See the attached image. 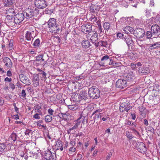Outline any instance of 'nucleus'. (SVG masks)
<instances>
[{"instance_id": "64", "label": "nucleus", "mask_w": 160, "mask_h": 160, "mask_svg": "<svg viewBox=\"0 0 160 160\" xmlns=\"http://www.w3.org/2000/svg\"><path fill=\"white\" fill-rule=\"evenodd\" d=\"M43 55H41L37 58V60L38 61H39L41 60V59H42V58H43Z\"/></svg>"}, {"instance_id": "4", "label": "nucleus", "mask_w": 160, "mask_h": 160, "mask_svg": "<svg viewBox=\"0 0 160 160\" xmlns=\"http://www.w3.org/2000/svg\"><path fill=\"white\" fill-rule=\"evenodd\" d=\"M87 92L86 90L81 91L80 93L75 95V100L79 102L82 100H86L88 99Z\"/></svg>"}, {"instance_id": "53", "label": "nucleus", "mask_w": 160, "mask_h": 160, "mask_svg": "<svg viewBox=\"0 0 160 160\" xmlns=\"http://www.w3.org/2000/svg\"><path fill=\"white\" fill-rule=\"evenodd\" d=\"M7 15V18L8 19H9L10 20H12L14 17L15 16V15Z\"/></svg>"}, {"instance_id": "54", "label": "nucleus", "mask_w": 160, "mask_h": 160, "mask_svg": "<svg viewBox=\"0 0 160 160\" xmlns=\"http://www.w3.org/2000/svg\"><path fill=\"white\" fill-rule=\"evenodd\" d=\"M13 106L14 107V110H15V111L17 113H19V109L17 107L16 105V103H13Z\"/></svg>"}, {"instance_id": "25", "label": "nucleus", "mask_w": 160, "mask_h": 160, "mask_svg": "<svg viewBox=\"0 0 160 160\" xmlns=\"http://www.w3.org/2000/svg\"><path fill=\"white\" fill-rule=\"evenodd\" d=\"M82 45L83 48L87 49L90 47L91 45L88 40H83L82 42Z\"/></svg>"}, {"instance_id": "42", "label": "nucleus", "mask_w": 160, "mask_h": 160, "mask_svg": "<svg viewBox=\"0 0 160 160\" xmlns=\"http://www.w3.org/2000/svg\"><path fill=\"white\" fill-rule=\"evenodd\" d=\"M76 139H72L70 142V144L72 146H74L76 144Z\"/></svg>"}, {"instance_id": "22", "label": "nucleus", "mask_w": 160, "mask_h": 160, "mask_svg": "<svg viewBox=\"0 0 160 160\" xmlns=\"http://www.w3.org/2000/svg\"><path fill=\"white\" fill-rule=\"evenodd\" d=\"M101 109L97 110L95 111L92 114V116L95 114V116L93 118H94V122H95L96 120H98L99 118L101 117V113H97L101 112Z\"/></svg>"}, {"instance_id": "2", "label": "nucleus", "mask_w": 160, "mask_h": 160, "mask_svg": "<svg viewBox=\"0 0 160 160\" xmlns=\"http://www.w3.org/2000/svg\"><path fill=\"white\" fill-rule=\"evenodd\" d=\"M39 10L36 8L30 7L26 9L24 14L27 18H30L37 16L39 14Z\"/></svg>"}, {"instance_id": "63", "label": "nucleus", "mask_w": 160, "mask_h": 160, "mask_svg": "<svg viewBox=\"0 0 160 160\" xmlns=\"http://www.w3.org/2000/svg\"><path fill=\"white\" fill-rule=\"evenodd\" d=\"M29 53L30 54H36V51L34 49H32L31 50H29Z\"/></svg>"}, {"instance_id": "14", "label": "nucleus", "mask_w": 160, "mask_h": 160, "mask_svg": "<svg viewBox=\"0 0 160 160\" xmlns=\"http://www.w3.org/2000/svg\"><path fill=\"white\" fill-rule=\"evenodd\" d=\"M123 39L128 48L132 47L133 44V41L130 36L128 35H126L123 37Z\"/></svg>"}, {"instance_id": "59", "label": "nucleus", "mask_w": 160, "mask_h": 160, "mask_svg": "<svg viewBox=\"0 0 160 160\" xmlns=\"http://www.w3.org/2000/svg\"><path fill=\"white\" fill-rule=\"evenodd\" d=\"M43 121L42 120H40L36 122L37 125L38 127H41V123H42Z\"/></svg>"}, {"instance_id": "47", "label": "nucleus", "mask_w": 160, "mask_h": 160, "mask_svg": "<svg viewBox=\"0 0 160 160\" xmlns=\"http://www.w3.org/2000/svg\"><path fill=\"white\" fill-rule=\"evenodd\" d=\"M26 92L24 90H22V91L21 93L20 96L23 98H25L26 97Z\"/></svg>"}, {"instance_id": "37", "label": "nucleus", "mask_w": 160, "mask_h": 160, "mask_svg": "<svg viewBox=\"0 0 160 160\" xmlns=\"http://www.w3.org/2000/svg\"><path fill=\"white\" fill-rule=\"evenodd\" d=\"M138 52L139 54L142 55L145 54V48L143 47H141L140 48H138Z\"/></svg>"}, {"instance_id": "26", "label": "nucleus", "mask_w": 160, "mask_h": 160, "mask_svg": "<svg viewBox=\"0 0 160 160\" xmlns=\"http://www.w3.org/2000/svg\"><path fill=\"white\" fill-rule=\"evenodd\" d=\"M3 4L5 7H9L14 3L13 0H3Z\"/></svg>"}, {"instance_id": "41", "label": "nucleus", "mask_w": 160, "mask_h": 160, "mask_svg": "<svg viewBox=\"0 0 160 160\" xmlns=\"http://www.w3.org/2000/svg\"><path fill=\"white\" fill-rule=\"evenodd\" d=\"M126 106H126L125 111H126L127 112H128L129 110L132 108V107L130 105V104H128V103H127Z\"/></svg>"}, {"instance_id": "43", "label": "nucleus", "mask_w": 160, "mask_h": 160, "mask_svg": "<svg viewBox=\"0 0 160 160\" xmlns=\"http://www.w3.org/2000/svg\"><path fill=\"white\" fill-rule=\"evenodd\" d=\"M90 20L93 22H96L97 20V17L95 16L94 15H92L90 19Z\"/></svg>"}, {"instance_id": "28", "label": "nucleus", "mask_w": 160, "mask_h": 160, "mask_svg": "<svg viewBox=\"0 0 160 160\" xmlns=\"http://www.w3.org/2000/svg\"><path fill=\"white\" fill-rule=\"evenodd\" d=\"M133 28L129 26L126 27L123 29L124 31L127 34L129 33V32H133Z\"/></svg>"}, {"instance_id": "45", "label": "nucleus", "mask_w": 160, "mask_h": 160, "mask_svg": "<svg viewBox=\"0 0 160 160\" xmlns=\"http://www.w3.org/2000/svg\"><path fill=\"white\" fill-rule=\"evenodd\" d=\"M96 47H98V46H102V41H99L96 42L94 44Z\"/></svg>"}, {"instance_id": "23", "label": "nucleus", "mask_w": 160, "mask_h": 160, "mask_svg": "<svg viewBox=\"0 0 160 160\" xmlns=\"http://www.w3.org/2000/svg\"><path fill=\"white\" fill-rule=\"evenodd\" d=\"M55 146L56 150H60L61 151L63 150V144L62 142L60 140H58L56 142Z\"/></svg>"}, {"instance_id": "8", "label": "nucleus", "mask_w": 160, "mask_h": 160, "mask_svg": "<svg viewBox=\"0 0 160 160\" xmlns=\"http://www.w3.org/2000/svg\"><path fill=\"white\" fill-rule=\"evenodd\" d=\"M92 24L89 23L82 25L81 27V30L85 34L91 32L92 30Z\"/></svg>"}, {"instance_id": "49", "label": "nucleus", "mask_w": 160, "mask_h": 160, "mask_svg": "<svg viewBox=\"0 0 160 160\" xmlns=\"http://www.w3.org/2000/svg\"><path fill=\"white\" fill-rule=\"evenodd\" d=\"M82 155L81 154H78L76 158L74 160H81L82 158Z\"/></svg>"}, {"instance_id": "9", "label": "nucleus", "mask_w": 160, "mask_h": 160, "mask_svg": "<svg viewBox=\"0 0 160 160\" xmlns=\"http://www.w3.org/2000/svg\"><path fill=\"white\" fill-rule=\"evenodd\" d=\"M88 38H90V40L92 44H94L98 41V35L97 33L92 31L89 34H88Z\"/></svg>"}, {"instance_id": "60", "label": "nucleus", "mask_w": 160, "mask_h": 160, "mask_svg": "<svg viewBox=\"0 0 160 160\" xmlns=\"http://www.w3.org/2000/svg\"><path fill=\"white\" fill-rule=\"evenodd\" d=\"M112 153L111 152H109L108 155L107 157H106V160H109L110 158V157L112 156Z\"/></svg>"}, {"instance_id": "7", "label": "nucleus", "mask_w": 160, "mask_h": 160, "mask_svg": "<svg viewBox=\"0 0 160 160\" xmlns=\"http://www.w3.org/2000/svg\"><path fill=\"white\" fill-rule=\"evenodd\" d=\"M35 5L38 8L42 9L47 6L46 1L44 0H35Z\"/></svg>"}, {"instance_id": "33", "label": "nucleus", "mask_w": 160, "mask_h": 160, "mask_svg": "<svg viewBox=\"0 0 160 160\" xmlns=\"http://www.w3.org/2000/svg\"><path fill=\"white\" fill-rule=\"evenodd\" d=\"M103 27L106 32L108 31L110 28V24L109 22H105L103 23Z\"/></svg>"}, {"instance_id": "61", "label": "nucleus", "mask_w": 160, "mask_h": 160, "mask_svg": "<svg viewBox=\"0 0 160 160\" xmlns=\"http://www.w3.org/2000/svg\"><path fill=\"white\" fill-rule=\"evenodd\" d=\"M75 150L76 148H74L72 146L71 147H70L69 151L70 152H75Z\"/></svg>"}, {"instance_id": "56", "label": "nucleus", "mask_w": 160, "mask_h": 160, "mask_svg": "<svg viewBox=\"0 0 160 160\" xmlns=\"http://www.w3.org/2000/svg\"><path fill=\"white\" fill-rule=\"evenodd\" d=\"M31 131L29 129H27L25 132V134L29 136V134L31 133Z\"/></svg>"}, {"instance_id": "18", "label": "nucleus", "mask_w": 160, "mask_h": 160, "mask_svg": "<svg viewBox=\"0 0 160 160\" xmlns=\"http://www.w3.org/2000/svg\"><path fill=\"white\" fill-rule=\"evenodd\" d=\"M3 61L5 65L8 68H11L12 65V63L11 60L8 58L4 57L3 59Z\"/></svg>"}, {"instance_id": "44", "label": "nucleus", "mask_w": 160, "mask_h": 160, "mask_svg": "<svg viewBox=\"0 0 160 160\" xmlns=\"http://www.w3.org/2000/svg\"><path fill=\"white\" fill-rule=\"evenodd\" d=\"M13 45V41L11 40L9 42L8 47L10 50H12V47Z\"/></svg>"}, {"instance_id": "48", "label": "nucleus", "mask_w": 160, "mask_h": 160, "mask_svg": "<svg viewBox=\"0 0 160 160\" xmlns=\"http://www.w3.org/2000/svg\"><path fill=\"white\" fill-rule=\"evenodd\" d=\"M98 32L100 34H103V31L102 29V26L101 24H99L98 25Z\"/></svg>"}, {"instance_id": "36", "label": "nucleus", "mask_w": 160, "mask_h": 160, "mask_svg": "<svg viewBox=\"0 0 160 160\" xmlns=\"http://www.w3.org/2000/svg\"><path fill=\"white\" fill-rule=\"evenodd\" d=\"M109 56L108 55H106L103 56L101 59V61H103L104 62H108L110 59Z\"/></svg>"}, {"instance_id": "34", "label": "nucleus", "mask_w": 160, "mask_h": 160, "mask_svg": "<svg viewBox=\"0 0 160 160\" xmlns=\"http://www.w3.org/2000/svg\"><path fill=\"white\" fill-rule=\"evenodd\" d=\"M68 108L74 111L78 108L77 105L76 104L71 105L68 106Z\"/></svg>"}, {"instance_id": "1", "label": "nucleus", "mask_w": 160, "mask_h": 160, "mask_svg": "<svg viewBox=\"0 0 160 160\" xmlns=\"http://www.w3.org/2000/svg\"><path fill=\"white\" fill-rule=\"evenodd\" d=\"M48 27L50 32L52 33H57L60 30V28L57 23L56 20L54 18H50L48 22Z\"/></svg>"}, {"instance_id": "13", "label": "nucleus", "mask_w": 160, "mask_h": 160, "mask_svg": "<svg viewBox=\"0 0 160 160\" xmlns=\"http://www.w3.org/2000/svg\"><path fill=\"white\" fill-rule=\"evenodd\" d=\"M127 82L124 79H118L116 82V86L117 88L122 89L127 86Z\"/></svg>"}, {"instance_id": "46", "label": "nucleus", "mask_w": 160, "mask_h": 160, "mask_svg": "<svg viewBox=\"0 0 160 160\" xmlns=\"http://www.w3.org/2000/svg\"><path fill=\"white\" fill-rule=\"evenodd\" d=\"M138 110L140 112H142L141 113V114H142V112H143L145 110V108L142 106H140L138 107Z\"/></svg>"}, {"instance_id": "51", "label": "nucleus", "mask_w": 160, "mask_h": 160, "mask_svg": "<svg viewBox=\"0 0 160 160\" xmlns=\"http://www.w3.org/2000/svg\"><path fill=\"white\" fill-rule=\"evenodd\" d=\"M39 115H40L38 114V113H36L33 116V118L35 119H39L40 118V117L39 116Z\"/></svg>"}, {"instance_id": "40", "label": "nucleus", "mask_w": 160, "mask_h": 160, "mask_svg": "<svg viewBox=\"0 0 160 160\" xmlns=\"http://www.w3.org/2000/svg\"><path fill=\"white\" fill-rule=\"evenodd\" d=\"M37 70L38 72H40L39 73V74L42 75V78H46V73L42 71L41 69L38 68L37 69Z\"/></svg>"}, {"instance_id": "17", "label": "nucleus", "mask_w": 160, "mask_h": 160, "mask_svg": "<svg viewBox=\"0 0 160 160\" xmlns=\"http://www.w3.org/2000/svg\"><path fill=\"white\" fill-rule=\"evenodd\" d=\"M33 85L35 87H37L39 85V76L38 74H34L32 79Z\"/></svg>"}, {"instance_id": "27", "label": "nucleus", "mask_w": 160, "mask_h": 160, "mask_svg": "<svg viewBox=\"0 0 160 160\" xmlns=\"http://www.w3.org/2000/svg\"><path fill=\"white\" fill-rule=\"evenodd\" d=\"M128 55L130 59L133 60H136L138 57V54L135 53L131 52L129 53Z\"/></svg>"}, {"instance_id": "15", "label": "nucleus", "mask_w": 160, "mask_h": 160, "mask_svg": "<svg viewBox=\"0 0 160 160\" xmlns=\"http://www.w3.org/2000/svg\"><path fill=\"white\" fill-rule=\"evenodd\" d=\"M137 148L138 151L142 153H144L146 151V148L144 143L142 142L137 144Z\"/></svg>"}, {"instance_id": "62", "label": "nucleus", "mask_w": 160, "mask_h": 160, "mask_svg": "<svg viewBox=\"0 0 160 160\" xmlns=\"http://www.w3.org/2000/svg\"><path fill=\"white\" fill-rule=\"evenodd\" d=\"M127 124L128 125H131L132 126H135V123L133 122H132L131 121H128L127 122Z\"/></svg>"}, {"instance_id": "10", "label": "nucleus", "mask_w": 160, "mask_h": 160, "mask_svg": "<svg viewBox=\"0 0 160 160\" xmlns=\"http://www.w3.org/2000/svg\"><path fill=\"white\" fill-rule=\"evenodd\" d=\"M24 13H19L15 15L14 19V22L16 24L20 23L24 19Z\"/></svg>"}, {"instance_id": "12", "label": "nucleus", "mask_w": 160, "mask_h": 160, "mask_svg": "<svg viewBox=\"0 0 160 160\" xmlns=\"http://www.w3.org/2000/svg\"><path fill=\"white\" fill-rule=\"evenodd\" d=\"M145 32L143 29L138 28L134 31V36L138 38H142L144 36Z\"/></svg>"}, {"instance_id": "39", "label": "nucleus", "mask_w": 160, "mask_h": 160, "mask_svg": "<svg viewBox=\"0 0 160 160\" xmlns=\"http://www.w3.org/2000/svg\"><path fill=\"white\" fill-rule=\"evenodd\" d=\"M134 78V77L132 76L131 74H128V75L127 77H126V81L127 80L128 81H132Z\"/></svg>"}, {"instance_id": "5", "label": "nucleus", "mask_w": 160, "mask_h": 160, "mask_svg": "<svg viewBox=\"0 0 160 160\" xmlns=\"http://www.w3.org/2000/svg\"><path fill=\"white\" fill-rule=\"evenodd\" d=\"M44 157L47 160L56 159L55 153L52 152L50 150H48L44 152Z\"/></svg>"}, {"instance_id": "31", "label": "nucleus", "mask_w": 160, "mask_h": 160, "mask_svg": "<svg viewBox=\"0 0 160 160\" xmlns=\"http://www.w3.org/2000/svg\"><path fill=\"white\" fill-rule=\"evenodd\" d=\"M126 102L122 103L121 104L120 107L119 109L120 111L122 112H123L125 111L126 106H127Z\"/></svg>"}, {"instance_id": "30", "label": "nucleus", "mask_w": 160, "mask_h": 160, "mask_svg": "<svg viewBox=\"0 0 160 160\" xmlns=\"http://www.w3.org/2000/svg\"><path fill=\"white\" fill-rule=\"evenodd\" d=\"M146 35L147 38L148 39L156 38V36L153 35L151 30V31H148L147 32Z\"/></svg>"}, {"instance_id": "38", "label": "nucleus", "mask_w": 160, "mask_h": 160, "mask_svg": "<svg viewBox=\"0 0 160 160\" xmlns=\"http://www.w3.org/2000/svg\"><path fill=\"white\" fill-rule=\"evenodd\" d=\"M18 138L16 134L14 133H12L10 135V138L13 141H15Z\"/></svg>"}, {"instance_id": "20", "label": "nucleus", "mask_w": 160, "mask_h": 160, "mask_svg": "<svg viewBox=\"0 0 160 160\" xmlns=\"http://www.w3.org/2000/svg\"><path fill=\"white\" fill-rule=\"evenodd\" d=\"M34 34V32L30 31H27L25 34V37L27 40L28 41L31 40V39L33 38V36L32 34Z\"/></svg>"}, {"instance_id": "55", "label": "nucleus", "mask_w": 160, "mask_h": 160, "mask_svg": "<svg viewBox=\"0 0 160 160\" xmlns=\"http://www.w3.org/2000/svg\"><path fill=\"white\" fill-rule=\"evenodd\" d=\"M109 62L108 64L110 65L113 64V66H115L114 63V62H113V60L110 58L109 60L108 61Z\"/></svg>"}, {"instance_id": "24", "label": "nucleus", "mask_w": 160, "mask_h": 160, "mask_svg": "<svg viewBox=\"0 0 160 160\" xmlns=\"http://www.w3.org/2000/svg\"><path fill=\"white\" fill-rule=\"evenodd\" d=\"M160 42H157L149 45V48L151 49H157L160 47Z\"/></svg>"}, {"instance_id": "58", "label": "nucleus", "mask_w": 160, "mask_h": 160, "mask_svg": "<svg viewBox=\"0 0 160 160\" xmlns=\"http://www.w3.org/2000/svg\"><path fill=\"white\" fill-rule=\"evenodd\" d=\"M131 115L132 116V119L134 120H135L136 118V115L134 113H131Z\"/></svg>"}, {"instance_id": "32", "label": "nucleus", "mask_w": 160, "mask_h": 160, "mask_svg": "<svg viewBox=\"0 0 160 160\" xmlns=\"http://www.w3.org/2000/svg\"><path fill=\"white\" fill-rule=\"evenodd\" d=\"M6 15H15V10L14 9L12 8H9L6 11Z\"/></svg>"}, {"instance_id": "29", "label": "nucleus", "mask_w": 160, "mask_h": 160, "mask_svg": "<svg viewBox=\"0 0 160 160\" xmlns=\"http://www.w3.org/2000/svg\"><path fill=\"white\" fill-rule=\"evenodd\" d=\"M41 45L40 41L38 38L34 42L33 44V46L35 48H38Z\"/></svg>"}, {"instance_id": "57", "label": "nucleus", "mask_w": 160, "mask_h": 160, "mask_svg": "<svg viewBox=\"0 0 160 160\" xmlns=\"http://www.w3.org/2000/svg\"><path fill=\"white\" fill-rule=\"evenodd\" d=\"M10 87L13 90L15 88V86L14 85L12 82H10L9 84Z\"/></svg>"}, {"instance_id": "52", "label": "nucleus", "mask_w": 160, "mask_h": 160, "mask_svg": "<svg viewBox=\"0 0 160 160\" xmlns=\"http://www.w3.org/2000/svg\"><path fill=\"white\" fill-rule=\"evenodd\" d=\"M126 136L129 139H132L133 137H133L132 134H130L129 132H127Z\"/></svg>"}, {"instance_id": "21", "label": "nucleus", "mask_w": 160, "mask_h": 160, "mask_svg": "<svg viewBox=\"0 0 160 160\" xmlns=\"http://www.w3.org/2000/svg\"><path fill=\"white\" fill-rule=\"evenodd\" d=\"M6 146L5 144L3 143H0V156L1 155L4 154L8 157V156L6 154V153L5 152V150L6 148Z\"/></svg>"}, {"instance_id": "35", "label": "nucleus", "mask_w": 160, "mask_h": 160, "mask_svg": "<svg viewBox=\"0 0 160 160\" xmlns=\"http://www.w3.org/2000/svg\"><path fill=\"white\" fill-rule=\"evenodd\" d=\"M45 120L46 122H50L52 120V117L50 115H47L45 117Z\"/></svg>"}, {"instance_id": "50", "label": "nucleus", "mask_w": 160, "mask_h": 160, "mask_svg": "<svg viewBox=\"0 0 160 160\" xmlns=\"http://www.w3.org/2000/svg\"><path fill=\"white\" fill-rule=\"evenodd\" d=\"M48 112L50 115L51 116L53 115L54 111L52 109L49 108L48 109Z\"/></svg>"}, {"instance_id": "6", "label": "nucleus", "mask_w": 160, "mask_h": 160, "mask_svg": "<svg viewBox=\"0 0 160 160\" xmlns=\"http://www.w3.org/2000/svg\"><path fill=\"white\" fill-rule=\"evenodd\" d=\"M152 33L156 38L160 37V27L157 24H153L151 28Z\"/></svg>"}, {"instance_id": "19", "label": "nucleus", "mask_w": 160, "mask_h": 160, "mask_svg": "<svg viewBox=\"0 0 160 160\" xmlns=\"http://www.w3.org/2000/svg\"><path fill=\"white\" fill-rule=\"evenodd\" d=\"M138 72L140 73L145 75L149 73L150 70L147 67H140L138 68Z\"/></svg>"}, {"instance_id": "3", "label": "nucleus", "mask_w": 160, "mask_h": 160, "mask_svg": "<svg viewBox=\"0 0 160 160\" xmlns=\"http://www.w3.org/2000/svg\"><path fill=\"white\" fill-rule=\"evenodd\" d=\"M89 96L91 98L97 99L100 96L99 90L96 87H92L89 88L88 91Z\"/></svg>"}, {"instance_id": "11", "label": "nucleus", "mask_w": 160, "mask_h": 160, "mask_svg": "<svg viewBox=\"0 0 160 160\" xmlns=\"http://www.w3.org/2000/svg\"><path fill=\"white\" fill-rule=\"evenodd\" d=\"M19 78L20 81L23 84L30 85L31 84L30 80L25 75L21 74L19 76Z\"/></svg>"}, {"instance_id": "16", "label": "nucleus", "mask_w": 160, "mask_h": 160, "mask_svg": "<svg viewBox=\"0 0 160 160\" xmlns=\"http://www.w3.org/2000/svg\"><path fill=\"white\" fill-rule=\"evenodd\" d=\"M83 111H81L79 112V117L75 121V124L78 127L80 125L81 122H83L84 119L85 118V117L83 116Z\"/></svg>"}]
</instances>
